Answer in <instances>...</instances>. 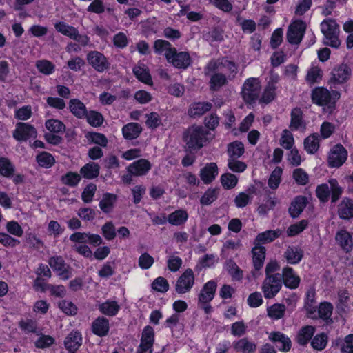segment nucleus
Segmentation results:
<instances>
[{
	"label": "nucleus",
	"mask_w": 353,
	"mask_h": 353,
	"mask_svg": "<svg viewBox=\"0 0 353 353\" xmlns=\"http://www.w3.org/2000/svg\"><path fill=\"white\" fill-rule=\"evenodd\" d=\"M154 50L158 54L164 53L167 61L177 68H187L191 63L188 52H178L175 48L167 41L158 39L154 42Z\"/></svg>",
	"instance_id": "nucleus-1"
},
{
	"label": "nucleus",
	"mask_w": 353,
	"mask_h": 353,
	"mask_svg": "<svg viewBox=\"0 0 353 353\" xmlns=\"http://www.w3.org/2000/svg\"><path fill=\"white\" fill-rule=\"evenodd\" d=\"M339 97V92L333 91L331 93L327 89L322 87L316 88L312 94L313 102L323 106L324 112L329 114L333 112L335 103Z\"/></svg>",
	"instance_id": "nucleus-2"
},
{
	"label": "nucleus",
	"mask_w": 353,
	"mask_h": 353,
	"mask_svg": "<svg viewBox=\"0 0 353 353\" xmlns=\"http://www.w3.org/2000/svg\"><path fill=\"white\" fill-rule=\"evenodd\" d=\"M321 30L324 36V44L335 48L340 46L341 41L339 38L340 30L336 21L330 19L323 21L321 23Z\"/></svg>",
	"instance_id": "nucleus-3"
},
{
	"label": "nucleus",
	"mask_w": 353,
	"mask_h": 353,
	"mask_svg": "<svg viewBox=\"0 0 353 353\" xmlns=\"http://www.w3.org/2000/svg\"><path fill=\"white\" fill-rule=\"evenodd\" d=\"M183 139L187 147L193 150L201 149L206 142L204 130L196 125L191 126L185 131Z\"/></svg>",
	"instance_id": "nucleus-4"
},
{
	"label": "nucleus",
	"mask_w": 353,
	"mask_h": 353,
	"mask_svg": "<svg viewBox=\"0 0 353 353\" xmlns=\"http://www.w3.org/2000/svg\"><path fill=\"white\" fill-rule=\"evenodd\" d=\"M342 192L343 190L335 179H330L327 183L318 185L316 190V196L322 202L328 201L330 193H332V201L336 202Z\"/></svg>",
	"instance_id": "nucleus-5"
},
{
	"label": "nucleus",
	"mask_w": 353,
	"mask_h": 353,
	"mask_svg": "<svg viewBox=\"0 0 353 353\" xmlns=\"http://www.w3.org/2000/svg\"><path fill=\"white\" fill-rule=\"evenodd\" d=\"M261 82L257 78L250 77L243 85L241 94L243 100L248 103H253L259 99Z\"/></svg>",
	"instance_id": "nucleus-6"
},
{
	"label": "nucleus",
	"mask_w": 353,
	"mask_h": 353,
	"mask_svg": "<svg viewBox=\"0 0 353 353\" xmlns=\"http://www.w3.org/2000/svg\"><path fill=\"white\" fill-rule=\"evenodd\" d=\"M352 76V70L349 65L341 63L335 66L330 72L329 83L334 87L343 85L347 82Z\"/></svg>",
	"instance_id": "nucleus-7"
},
{
	"label": "nucleus",
	"mask_w": 353,
	"mask_h": 353,
	"mask_svg": "<svg viewBox=\"0 0 353 353\" xmlns=\"http://www.w3.org/2000/svg\"><path fill=\"white\" fill-rule=\"evenodd\" d=\"M282 281L280 275L265 276L262 284L261 291L265 299L274 298L282 288Z\"/></svg>",
	"instance_id": "nucleus-8"
},
{
	"label": "nucleus",
	"mask_w": 353,
	"mask_h": 353,
	"mask_svg": "<svg viewBox=\"0 0 353 353\" xmlns=\"http://www.w3.org/2000/svg\"><path fill=\"white\" fill-rule=\"evenodd\" d=\"M194 281L195 276L192 270H185L176 280L175 284L176 292L179 294L189 292L194 284Z\"/></svg>",
	"instance_id": "nucleus-9"
},
{
	"label": "nucleus",
	"mask_w": 353,
	"mask_h": 353,
	"mask_svg": "<svg viewBox=\"0 0 353 353\" xmlns=\"http://www.w3.org/2000/svg\"><path fill=\"white\" fill-rule=\"evenodd\" d=\"M154 343V331L151 326H146L143 328L140 345L138 347V353H152Z\"/></svg>",
	"instance_id": "nucleus-10"
},
{
	"label": "nucleus",
	"mask_w": 353,
	"mask_h": 353,
	"mask_svg": "<svg viewBox=\"0 0 353 353\" xmlns=\"http://www.w3.org/2000/svg\"><path fill=\"white\" fill-rule=\"evenodd\" d=\"M216 69L225 74V76L227 75L228 78L234 77L237 70V68L233 62L227 59H223L219 63L216 61L210 62L205 68V72L208 73L210 71Z\"/></svg>",
	"instance_id": "nucleus-11"
},
{
	"label": "nucleus",
	"mask_w": 353,
	"mask_h": 353,
	"mask_svg": "<svg viewBox=\"0 0 353 353\" xmlns=\"http://www.w3.org/2000/svg\"><path fill=\"white\" fill-rule=\"evenodd\" d=\"M347 157V152L341 144L334 146L329 153L328 164L332 168H339L341 166Z\"/></svg>",
	"instance_id": "nucleus-12"
},
{
	"label": "nucleus",
	"mask_w": 353,
	"mask_h": 353,
	"mask_svg": "<svg viewBox=\"0 0 353 353\" xmlns=\"http://www.w3.org/2000/svg\"><path fill=\"white\" fill-rule=\"evenodd\" d=\"M50 267L57 272L60 279L66 280L72 276V270L67 265L61 256H53L50 259Z\"/></svg>",
	"instance_id": "nucleus-13"
},
{
	"label": "nucleus",
	"mask_w": 353,
	"mask_h": 353,
	"mask_svg": "<svg viewBox=\"0 0 353 353\" xmlns=\"http://www.w3.org/2000/svg\"><path fill=\"white\" fill-rule=\"evenodd\" d=\"M305 30V25L302 21H295L289 26L287 38L292 44L301 42Z\"/></svg>",
	"instance_id": "nucleus-14"
},
{
	"label": "nucleus",
	"mask_w": 353,
	"mask_h": 353,
	"mask_svg": "<svg viewBox=\"0 0 353 353\" xmlns=\"http://www.w3.org/2000/svg\"><path fill=\"white\" fill-rule=\"evenodd\" d=\"M37 134V130L32 125L26 123H18L13 137L17 141H25L30 137H36Z\"/></svg>",
	"instance_id": "nucleus-15"
},
{
	"label": "nucleus",
	"mask_w": 353,
	"mask_h": 353,
	"mask_svg": "<svg viewBox=\"0 0 353 353\" xmlns=\"http://www.w3.org/2000/svg\"><path fill=\"white\" fill-rule=\"evenodd\" d=\"M152 164L145 159H141L131 163L128 167V172L136 176H141L145 175L151 169Z\"/></svg>",
	"instance_id": "nucleus-16"
},
{
	"label": "nucleus",
	"mask_w": 353,
	"mask_h": 353,
	"mask_svg": "<svg viewBox=\"0 0 353 353\" xmlns=\"http://www.w3.org/2000/svg\"><path fill=\"white\" fill-rule=\"evenodd\" d=\"M70 239L76 243H88L94 246H97L102 242L99 235L85 232H75L70 236Z\"/></svg>",
	"instance_id": "nucleus-17"
},
{
	"label": "nucleus",
	"mask_w": 353,
	"mask_h": 353,
	"mask_svg": "<svg viewBox=\"0 0 353 353\" xmlns=\"http://www.w3.org/2000/svg\"><path fill=\"white\" fill-rule=\"evenodd\" d=\"M278 81L279 76L277 74H272L261 97L259 99L260 102L268 103L274 99L276 95L275 91L276 89V85Z\"/></svg>",
	"instance_id": "nucleus-18"
},
{
	"label": "nucleus",
	"mask_w": 353,
	"mask_h": 353,
	"mask_svg": "<svg viewBox=\"0 0 353 353\" xmlns=\"http://www.w3.org/2000/svg\"><path fill=\"white\" fill-rule=\"evenodd\" d=\"M269 339L282 352H288L291 347L290 338L280 332H271L269 334Z\"/></svg>",
	"instance_id": "nucleus-19"
},
{
	"label": "nucleus",
	"mask_w": 353,
	"mask_h": 353,
	"mask_svg": "<svg viewBox=\"0 0 353 353\" xmlns=\"http://www.w3.org/2000/svg\"><path fill=\"white\" fill-rule=\"evenodd\" d=\"M216 290V283L215 281H210L207 282L199 294V303H210L214 297Z\"/></svg>",
	"instance_id": "nucleus-20"
},
{
	"label": "nucleus",
	"mask_w": 353,
	"mask_h": 353,
	"mask_svg": "<svg viewBox=\"0 0 353 353\" xmlns=\"http://www.w3.org/2000/svg\"><path fill=\"white\" fill-rule=\"evenodd\" d=\"M87 59L88 63L99 72L103 71L107 67V60L99 52H90L87 56Z\"/></svg>",
	"instance_id": "nucleus-21"
},
{
	"label": "nucleus",
	"mask_w": 353,
	"mask_h": 353,
	"mask_svg": "<svg viewBox=\"0 0 353 353\" xmlns=\"http://www.w3.org/2000/svg\"><path fill=\"white\" fill-rule=\"evenodd\" d=\"M335 240L344 251L348 252L352 250V237L347 230L342 229L338 231L336 234Z\"/></svg>",
	"instance_id": "nucleus-22"
},
{
	"label": "nucleus",
	"mask_w": 353,
	"mask_h": 353,
	"mask_svg": "<svg viewBox=\"0 0 353 353\" xmlns=\"http://www.w3.org/2000/svg\"><path fill=\"white\" fill-rule=\"evenodd\" d=\"M199 175L201 179L204 183H210L218 175V168L216 164L215 163L206 164L201 169Z\"/></svg>",
	"instance_id": "nucleus-23"
},
{
	"label": "nucleus",
	"mask_w": 353,
	"mask_h": 353,
	"mask_svg": "<svg viewBox=\"0 0 353 353\" xmlns=\"http://www.w3.org/2000/svg\"><path fill=\"white\" fill-rule=\"evenodd\" d=\"M282 276L285 285L290 289L296 288L300 283V278L292 268L285 267L283 269Z\"/></svg>",
	"instance_id": "nucleus-24"
},
{
	"label": "nucleus",
	"mask_w": 353,
	"mask_h": 353,
	"mask_svg": "<svg viewBox=\"0 0 353 353\" xmlns=\"http://www.w3.org/2000/svg\"><path fill=\"white\" fill-rule=\"evenodd\" d=\"M233 347L236 352L239 353H254L256 345L247 338H243L233 343Z\"/></svg>",
	"instance_id": "nucleus-25"
},
{
	"label": "nucleus",
	"mask_w": 353,
	"mask_h": 353,
	"mask_svg": "<svg viewBox=\"0 0 353 353\" xmlns=\"http://www.w3.org/2000/svg\"><path fill=\"white\" fill-rule=\"evenodd\" d=\"M252 252L254 268L256 270H259L263 265L265 258V248L259 244H255Z\"/></svg>",
	"instance_id": "nucleus-26"
},
{
	"label": "nucleus",
	"mask_w": 353,
	"mask_h": 353,
	"mask_svg": "<svg viewBox=\"0 0 353 353\" xmlns=\"http://www.w3.org/2000/svg\"><path fill=\"white\" fill-rule=\"evenodd\" d=\"M281 230L279 229L275 230H266L259 233L254 241V244L269 243L277 239L281 234Z\"/></svg>",
	"instance_id": "nucleus-27"
},
{
	"label": "nucleus",
	"mask_w": 353,
	"mask_h": 353,
	"mask_svg": "<svg viewBox=\"0 0 353 353\" xmlns=\"http://www.w3.org/2000/svg\"><path fill=\"white\" fill-rule=\"evenodd\" d=\"M82 343L81 334L77 331L71 332L65 338L64 343L69 351L77 350Z\"/></svg>",
	"instance_id": "nucleus-28"
},
{
	"label": "nucleus",
	"mask_w": 353,
	"mask_h": 353,
	"mask_svg": "<svg viewBox=\"0 0 353 353\" xmlns=\"http://www.w3.org/2000/svg\"><path fill=\"white\" fill-rule=\"evenodd\" d=\"M188 219V214L184 210H176L168 216V222L174 226L183 225Z\"/></svg>",
	"instance_id": "nucleus-29"
},
{
	"label": "nucleus",
	"mask_w": 353,
	"mask_h": 353,
	"mask_svg": "<svg viewBox=\"0 0 353 353\" xmlns=\"http://www.w3.org/2000/svg\"><path fill=\"white\" fill-rule=\"evenodd\" d=\"M307 199L303 196H296L291 203L289 208V212L290 215L296 218L303 212V209L306 206Z\"/></svg>",
	"instance_id": "nucleus-30"
},
{
	"label": "nucleus",
	"mask_w": 353,
	"mask_h": 353,
	"mask_svg": "<svg viewBox=\"0 0 353 353\" xmlns=\"http://www.w3.org/2000/svg\"><path fill=\"white\" fill-rule=\"evenodd\" d=\"M135 77L141 82L152 85V80L148 67L144 64H139L133 68Z\"/></svg>",
	"instance_id": "nucleus-31"
},
{
	"label": "nucleus",
	"mask_w": 353,
	"mask_h": 353,
	"mask_svg": "<svg viewBox=\"0 0 353 353\" xmlns=\"http://www.w3.org/2000/svg\"><path fill=\"white\" fill-rule=\"evenodd\" d=\"M338 213L340 218L349 219L353 217V201L349 199L342 200L339 205Z\"/></svg>",
	"instance_id": "nucleus-32"
},
{
	"label": "nucleus",
	"mask_w": 353,
	"mask_h": 353,
	"mask_svg": "<svg viewBox=\"0 0 353 353\" xmlns=\"http://www.w3.org/2000/svg\"><path fill=\"white\" fill-rule=\"evenodd\" d=\"M303 112L299 108H294L291 112L290 128L292 130L304 129L305 123L302 118Z\"/></svg>",
	"instance_id": "nucleus-33"
},
{
	"label": "nucleus",
	"mask_w": 353,
	"mask_h": 353,
	"mask_svg": "<svg viewBox=\"0 0 353 353\" xmlns=\"http://www.w3.org/2000/svg\"><path fill=\"white\" fill-rule=\"evenodd\" d=\"M285 257L288 263L296 264L303 258V251L298 247H289L285 252Z\"/></svg>",
	"instance_id": "nucleus-34"
},
{
	"label": "nucleus",
	"mask_w": 353,
	"mask_h": 353,
	"mask_svg": "<svg viewBox=\"0 0 353 353\" xmlns=\"http://www.w3.org/2000/svg\"><path fill=\"white\" fill-rule=\"evenodd\" d=\"M109 330L108 320L105 318H98L92 323L93 332L100 336L105 335Z\"/></svg>",
	"instance_id": "nucleus-35"
},
{
	"label": "nucleus",
	"mask_w": 353,
	"mask_h": 353,
	"mask_svg": "<svg viewBox=\"0 0 353 353\" xmlns=\"http://www.w3.org/2000/svg\"><path fill=\"white\" fill-rule=\"evenodd\" d=\"M69 108L71 112L78 118H83L88 113L85 105L79 99L70 100Z\"/></svg>",
	"instance_id": "nucleus-36"
},
{
	"label": "nucleus",
	"mask_w": 353,
	"mask_h": 353,
	"mask_svg": "<svg viewBox=\"0 0 353 353\" xmlns=\"http://www.w3.org/2000/svg\"><path fill=\"white\" fill-rule=\"evenodd\" d=\"M123 134L128 139L137 138L141 132V127L136 123H130L123 128Z\"/></svg>",
	"instance_id": "nucleus-37"
},
{
	"label": "nucleus",
	"mask_w": 353,
	"mask_h": 353,
	"mask_svg": "<svg viewBox=\"0 0 353 353\" xmlns=\"http://www.w3.org/2000/svg\"><path fill=\"white\" fill-rule=\"evenodd\" d=\"M314 333V327L307 325L302 327L297 334V342L301 345L307 344Z\"/></svg>",
	"instance_id": "nucleus-38"
},
{
	"label": "nucleus",
	"mask_w": 353,
	"mask_h": 353,
	"mask_svg": "<svg viewBox=\"0 0 353 353\" xmlns=\"http://www.w3.org/2000/svg\"><path fill=\"white\" fill-rule=\"evenodd\" d=\"M80 172L83 177L92 179L99 175V166L95 163H88L81 168Z\"/></svg>",
	"instance_id": "nucleus-39"
},
{
	"label": "nucleus",
	"mask_w": 353,
	"mask_h": 353,
	"mask_svg": "<svg viewBox=\"0 0 353 353\" xmlns=\"http://www.w3.org/2000/svg\"><path fill=\"white\" fill-rule=\"evenodd\" d=\"M212 108L208 102H198L191 105L189 114L191 116H200L209 111Z\"/></svg>",
	"instance_id": "nucleus-40"
},
{
	"label": "nucleus",
	"mask_w": 353,
	"mask_h": 353,
	"mask_svg": "<svg viewBox=\"0 0 353 353\" xmlns=\"http://www.w3.org/2000/svg\"><path fill=\"white\" fill-rule=\"evenodd\" d=\"M54 28L57 31L71 39L76 38L77 36V29L73 26H69L64 22L56 23Z\"/></svg>",
	"instance_id": "nucleus-41"
},
{
	"label": "nucleus",
	"mask_w": 353,
	"mask_h": 353,
	"mask_svg": "<svg viewBox=\"0 0 353 353\" xmlns=\"http://www.w3.org/2000/svg\"><path fill=\"white\" fill-rule=\"evenodd\" d=\"M319 146V139L317 134H312L304 141V148L309 154H314Z\"/></svg>",
	"instance_id": "nucleus-42"
},
{
	"label": "nucleus",
	"mask_w": 353,
	"mask_h": 353,
	"mask_svg": "<svg viewBox=\"0 0 353 353\" xmlns=\"http://www.w3.org/2000/svg\"><path fill=\"white\" fill-rule=\"evenodd\" d=\"M279 144L285 150L293 148L294 139L292 133L290 130L285 129L281 132Z\"/></svg>",
	"instance_id": "nucleus-43"
},
{
	"label": "nucleus",
	"mask_w": 353,
	"mask_h": 353,
	"mask_svg": "<svg viewBox=\"0 0 353 353\" xmlns=\"http://www.w3.org/2000/svg\"><path fill=\"white\" fill-rule=\"evenodd\" d=\"M267 312L268 316L270 318L278 320L283 316L285 312V306L283 304L275 303L269 307Z\"/></svg>",
	"instance_id": "nucleus-44"
},
{
	"label": "nucleus",
	"mask_w": 353,
	"mask_h": 353,
	"mask_svg": "<svg viewBox=\"0 0 353 353\" xmlns=\"http://www.w3.org/2000/svg\"><path fill=\"white\" fill-rule=\"evenodd\" d=\"M244 145L240 141H234L228 146L229 158H239L244 153Z\"/></svg>",
	"instance_id": "nucleus-45"
},
{
	"label": "nucleus",
	"mask_w": 353,
	"mask_h": 353,
	"mask_svg": "<svg viewBox=\"0 0 353 353\" xmlns=\"http://www.w3.org/2000/svg\"><path fill=\"white\" fill-rule=\"evenodd\" d=\"M227 83V77L223 73H214L211 76L210 81V88L213 90H217Z\"/></svg>",
	"instance_id": "nucleus-46"
},
{
	"label": "nucleus",
	"mask_w": 353,
	"mask_h": 353,
	"mask_svg": "<svg viewBox=\"0 0 353 353\" xmlns=\"http://www.w3.org/2000/svg\"><path fill=\"white\" fill-rule=\"evenodd\" d=\"M225 268L228 274L234 281H240L243 278V271L239 267L232 261L227 262Z\"/></svg>",
	"instance_id": "nucleus-47"
},
{
	"label": "nucleus",
	"mask_w": 353,
	"mask_h": 353,
	"mask_svg": "<svg viewBox=\"0 0 353 353\" xmlns=\"http://www.w3.org/2000/svg\"><path fill=\"white\" fill-rule=\"evenodd\" d=\"M283 170L281 168H276L271 173L268 179V186L272 190H276L281 181Z\"/></svg>",
	"instance_id": "nucleus-48"
},
{
	"label": "nucleus",
	"mask_w": 353,
	"mask_h": 353,
	"mask_svg": "<svg viewBox=\"0 0 353 353\" xmlns=\"http://www.w3.org/2000/svg\"><path fill=\"white\" fill-rule=\"evenodd\" d=\"M38 70L46 75H50L54 72L55 65L48 60H39L36 63Z\"/></svg>",
	"instance_id": "nucleus-49"
},
{
	"label": "nucleus",
	"mask_w": 353,
	"mask_h": 353,
	"mask_svg": "<svg viewBox=\"0 0 353 353\" xmlns=\"http://www.w3.org/2000/svg\"><path fill=\"white\" fill-rule=\"evenodd\" d=\"M37 160L39 165L46 168L52 167L55 162L53 156L46 152H43L38 154Z\"/></svg>",
	"instance_id": "nucleus-50"
},
{
	"label": "nucleus",
	"mask_w": 353,
	"mask_h": 353,
	"mask_svg": "<svg viewBox=\"0 0 353 353\" xmlns=\"http://www.w3.org/2000/svg\"><path fill=\"white\" fill-rule=\"evenodd\" d=\"M46 129L52 133H61L65 130L64 124L57 119H48L45 123Z\"/></svg>",
	"instance_id": "nucleus-51"
},
{
	"label": "nucleus",
	"mask_w": 353,
	"mask_h": 353,
	"mask_svg": "<svg viewBox=\"0 0 353 353\" xmlns=\"http://www.w3.org/2000/svg\"><path fill=\"white\" fill-rule=\"evenodd\" d=\"M322 78L321 70L316 67L312 66L308 70L306 76V81L310 84L318 83Z\"/></svg>",
	"instance_id": "nucleus-52"
},
{
	"label": "nucleus",
	"mask_w": 353,
	"mask_h": 353,
	"mask_svg": "<svg viewBox=\"0 0 353 353\" xmlns=\"http://www.w3.org/2000/svg\"><path fill=\"white\" fill-rule=\"evenodd\" d=\"M218 190L215 188H209L202 195L200 202L203 205H208L213 203L218 196Z\"/></svg>",
	"instance_id": "nucleus-53"
},
{
	"label": "nucleus",
	"mask_w": 353,
	"mask_h": 353,
	"mask_svg": "<svg viewBox=\"0 0 353 353\" xmlns=\"http://www.w3.org/2000/svg\"><path fill=\"white\" fill-rule=\"evenodd\" d=\"M308 222L306 220H301V221L291 225L287 230V234L288 236H294L301 232H303L307 226Z\"/></svg>",
	"instance_id": "nucleus-54"
},
{
	"label": "nucleus",
	"mask_w": 353,
	"mask_h": 353,
	"mask_svg": "<svg viewBox=\"0 0 353 353\" xmlns=\"http://www.w3.org/2000/svg\"><path fill=\"white\" fill-rule=\"evenodd\" d=\"M348 301L349 293L345 290H340L337 296L336 308L341 311H345L348 307Z\"/></svg>",
	"instance_id": "nucleus-55"
},
{
	"label": "nucleus",
	"mask_w": 353,
	"mask_h": 353,
	"mask_svg": "<svg viewBox=\"0 0 353 353\" xmlns=\"http://www.w3.org/2000/svg\"><path fill=\"white\" fill-rule=\"evenodd\" d=\"M221 182L225 189H232L237 184L238 178L231 173H225L221 175Z\"/></svg>",
	"instance_id": "nucleus-56"
},
{
	"label": "nucleus",
	"mask_w": 353,
	"mask_h": 353,
	"mask_svg": "<svg viewBox=\"0 0 353 353\" xmlns=\"http://www.w3.org/2000/svg\"><path fill=\"white\" fill-rule=\"evenodd\" d=\"M151 286L153 290L161 293L166 292L169 289V283L168 281L162 276L155 279Z\"/></svg>",
	"instance_id": "nucleus-57"
},
{
	"label": "nucleus",
	"mask_w": 353,
	"mask_h": 353,
	"mask_svg": "<svg viewBox=\"0 0 353 353\" xmlns=\"http://www.w3.org/2000/svg\"><path fill=\"white\" fill-rule=\"evenodd\" d=\"M58 306L67 315H75L77 312V306L69 301L62 300L59 303Z\"/></svg>",
	"instance_id": "nucleus-58"
},
{
	"label": "nucleus",
	"mask_w": 353,
	"mask_h": 353,
	"mask_svg": "<svg viewBox=\"0 0 353 353\" xmlns=\"http://www.w3.org/2000/svg\"><path fill=\"white\" fill-rule=\"evenodd\" d=\"M293 179L300 185H305L308 183L309 176L302 168H296L292 173Z\"/></svg>",
	"instance_id": "nucleus-59"
},
{
	"label": "nucleus",
	"mask_w": 353,
	"mask_h": 353,
	"mask_svg": "<svg viewBox=\"0 0 353 353\" xmlns=\"http://www.w3.org/2000/svg\"><path fill=\"white\" fill-rule=\"evenodd\" d=\"M6 229L9 234L17 237H21L23 234V230L21 226L15 221L7 222Z\"/></svg>",
	"instance_id": "nucleus-60"
},
{
	"label": "nucleus",
	"mask_w": 353,
	"mask_h": 353,
	"mask_svg": "<svg viewBox=\"0 0 353 353\" xmlns=\"http://www.w3.org/2000/svg\"><path fill=\"white\" fill-rule=\"evenodd\" d=\"M333 305L328 302L321 303L319 307V315L322 319L327 320L332 316Z\"/></svg>",
	"instance_id": "nucleus-61"
},
{
	"label": "nucleus",
	"mask_w": 353,
	"mask_h": 353,
	"mask_svg": "<svg viewBox=\"0 0 353 353\" xmlns=\"http://www.w3.org/2000/svg\"><path fill=\"white\" fill-rule=\"evenodd\" d=\"M238 158H229L228 162V166L232 172H243L245 170L247 165L237 159Z\"/></svg>",
	"instance_id": "nucleus-62"
},
{
	"label": "nucleus",
	"mask_w": 353,
	"mask_h": 353,
	"mask_svg": "<svg viewBox=\"0 0 353 353\" xmlns=\"http://www.w3.org/2000/svg\"><path fill=\"white\" fill-rule=\"evenodd\" d=\"M327 343V337L324 334H317L312 340L311 345L312 347L316 350H323Z\"/></svg>",
	"instance_id": "nucleus-63"
},
{
	"label": "nucleus",
	"mask_w": 353,
	"mask_h": 353,
	"mask_svg": "<svg viewBox=\"0 0 353 353\" xmlns=\"http://www.w3.org/2000/svg\"><path fill=\"white\" fill-rule=\"evenodd\" d=\"M289 152L287 154V159L292 166H298L301 165L303 161V159L298 151V150L295 148L289 150Z\"/></svg>",
	"instance_id": "nucleus-64"
}]
</instances>
